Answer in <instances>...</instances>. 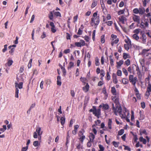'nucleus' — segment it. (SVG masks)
<instances>
[{
  "mask_svg": "<svg viewBox=\"0 0 151 151\" xmlns=\"http://www.w3.org/2000/svg\"><path fill=\"white\" fill-rule=\"evenodd\" d=\"M132 19L134 21L138 24L140 22V17L138 15L134 14L132 17Z\"/></svg>",
  "mask_w": 151,
  "mask_h": 151,
  "instance_id": "9",
  "label": "nucleus"
},
{
  "mask_svg": "<svg viewBox=\"0 0 151 151\" xmlns=\"http://www.w3.org/2000/svg\"><path fill=\"white\" fill-rule=\"evenodd\" d=\"M15 84L16 88L15 97L17 98H18V94L19 91L18 88L20 89L22 88L23 83L22 82H20L18 83L17 82H15Z\"/></svg>",
  "mask_w": 151,
  "mask_h": 151,
  "instance_id": "4",
  "label": "nucleus"
},
{
  "mask_svg": "<svg viewBox=\"0 0 151 151\" xmlns=\"http://www.w3.org/2000/svg\"><path fill=\"white\" fill-rule=\"evenodd\" d=\"M36 132L37 133L38 136H40L42 133V132L41 131V128L40 127L37 128Z\"/></svg>",
  "mask_w": 151,
  "mask_h": 151,
  "instance_id": "14",
  "label": "nucleus"
},
{
  "mask_svg": "<svg viewBox=\"0 0 151 151\" xmlns=\"http://www.w3.org/2000/svg\"><path fill=\"white\" fill-rule=\"evenodd\" d=\"M140 30L139 29H136L134 30V32L135 33V34L137 35L139 33Z\"/></svg>",
  "mask_w": 151,
  "mask_h": 151,
  "instance_id": "58",
  "label": "nucleus"
},
{
  "mask_svg": "<svg viewBox=\"0 0 151 151\" xmlns=\"http://www.w3.org/2000/svg\"><path fill=\"white\" fill-rule=\"evenodd\" d=\"M141 105L142 108L144 109L145 107V103L144 102H142L141 103Z\"/></svg>",
  "mask_w": 151,
  "mask_h": 151,
  "instance_id": "59",
  "label": "nucleus"
},
{
  "mask_svg": "<svg viewBox=\"0 0 151 151\" xmlns=\"http://www.w3.org/2000/svg\"><path fill=\"white\" fill-rule=\"evenodd\" d=\"M142 36L140 37V39L142 40V42L143 43L145 44L146 42L147 37L144 33H142Z\"/></svg>",
  "mask_w": 151,
  "mask_h": 151,
  "instance_id": "10",
  "label": "nucleus"
},
{
  "mask_svg": "<svg viewBox=\"0 0 151 151\" xmlns=\"http://www.w3.org/2000/svg\"><path fill=\"white\" fill-rule=\"evenodd\" d=\"M93 114L96 116L98 118H99L101 115V110L100 109H94V111L93 112Z\"/></svg>",
  "mask_w": 151,
  "mask_h": 151,
  "instance_id": "7",
  "label": "nucleus"
},
{
  "mask_svg": "<svg viewBox=\"0 0 151 151\" xmlns=\"http://www.w3.org/2000/svg\"><path fill=\"white\" fill-rule=\"evenodd\" d=\"M89 85L88 83H87L86 85L85 86L83 87V89L84 92H86L89 90Z\"/></svg>",
  "mask_w": 151,
  "mask_h": 151,
  "instance_id": "15",
  "label": "nucleus"
},
{
  "mask_svg": "<svg viewBox=\"0 0 151 151\" xmlns=\"http://www.w3.org/2000/svg\"><path fill=\"white\" fill-rule=\"evenodd\" d=\"M106 78L108 80H109L110 78V76L109 72H107L106 74Z\"/></svg>",
  "mask_w": 151,
  "mask_h": 151,
  "instance_id": "64",
  "label": "nucleus"
},
{
  "mask_svg": "<svg viewBox=\"0 0 151 151\" xmlns=\"http://www.w3.org/2000/svg\"><path fill=\"white\" fill-rule=\"evenodd\" d=\"M65 117H62L60 119V123L62 125H63L65 122Z\"/></svg>",
  "mask_w": 151,
  "mask_h": 151,
  "instance_id": "27",
  "label": "nucleus"
},
{
  "mask_svg": "<svg viewBox=\"0 0 151 151\" xmlns=\"http://www.w3.org/2000/svg\"><path fill=\"white\" fill-rule=\"evenodd\" d=\"M4 48L2 49V52H6V51L7 50V45H4Z\"/></svg>",
  "mask_w": 151,
  "mask_h": 151,
  "instance_id": "56",
  "label": "nucleus"
},
{
  "mask_svg": "<svg viewBox=\"0 0 151 151\" xmlns=\"http://www.w3.org/2000/svg\"><path fill=\"white\" fill-rule=\"evenodd\" d=\"M139 62H140V63L142 67H144L145 65V64H144L145 61H144V59H143V58L140 59L139 60Z\"/></svg>",
  "mask_w": 151,
  "mask_h": 151,
  "instance_id": "31",
  "label": "nucleus"
},
{
  "mask_svg": "<svg viewBox=\"0 0 151 151\" xmlns=\"http://www.w3.org/2000/svg\"><path fill=\"white\" fill-rule=\"evenodd\" d=\"M117 75L118 76H121L122 75V71L119 70H118L117 71Z\"/></svg>",
  "mask_w": 151,
  "mask_h": 151,
  "instance_id": "48",
  "label": "nucleus"
},
{
  "mask_svg": "<svg viewBox=\"0 0 151 151\" xmlns=\"http://www.w3.org/2000/svg\"><path fill=\"white\" fill-rule=\"evenodd\" d=\"M3 128H0V131H1V133H3L4 132L6 129V125H3Z\"/></svg>",
  "mask_w": 151,
  "mask_h": 151,
  "instance_id": "29",
  "label": "nucleus"
},
{
  "mask_svg": "<svg viewBox=\"0 0 151 151\" xmlns=\"http://www.w3.org/2000/svg\"><path fill=\"white\" fill-rule=\"evenodd\" d=\"M139 140L140 142H142L144 144H146L147 143L146 140L142 136H141L139 139Z\"/></svg>",
  "mask_w": 151,
  "mask_h": 151,
  "instance_id": "20",
  "label": "nucleus"
},
{
  "mask_svg": "<svg viewBox=\"0 0 151 151\" xmlns=\"http://www.w3.org/2000/svg\"><path fill=\"white\" fill-rule=\"evenodd\" d=\"M111 56H110V64L111 66H113L114 65V61L113 59L111 58Z\"/></svg>",
  "mask_w": 151,
  "mask_h": 151,
  "instance_id": "39",
  "label": "nucleus"
},
{
  "mask_svg": "<svg viewBox=\"0 0 151 151\" xmlns=\"http://www.w3.org/2000/svg\"><path fill=\"white\" fill-rule=\"evenodd\" d=\"M111 40H112L111 44L112 46H113L114 44H116L118 43L119 39L117 38L116 35L112 34L111 35Z\"/></svg>",
  "mask_w": 151,
  "mask_h": 151,
  "instance_id": "6",
  "label": "nucleus"
},
{
  "mask_svg": "<svg viewBox=\"0 0 151 151\" xmlns=\"http://www.w3.org/2000/svg\"><path fill=\"white\" fill-rule=\"evenodd\" d=\"M133 12L134 14H137L139 13V11L138 9L137 8H135L133 10Z\"/></svg>",
  "mask_w": 151,
  "mask_h": 151,
  "instance_id": "51",
  "label": "nucleus"
},
{
  "mask_svg": "<svg viewBox=\"0 0 151 151\" xmlns=\"http://www.w3.org/2000/svg\"><path fill=\"white\" fill-rule=\"evenodd\" d=\"M74 122V121L73 119H71L70 122V124H69V127H71L73 125V124Z\"/></svg>",
  "mask_w": 151,
  "mask_h": 151,
  "instance_id": "54",
  "label": "nucleus"
},
{
  "mask_svg": "<svg viewBox=\"0 0 151 151\" xmlns=\"http://www.w3.org/2000/svg\"><path fill=\"white\" fill-rule=\"evenodd\" d=\"M24 67L23 66H22L21 67L20 70H19V72L20 73H22L23 72L24 70Z\"/></svg>",
  "mask_w": 151,
  "mask_h": 151,
  "instance_id": "57",
  "label": "nucleus"
},
{
  "mask_svg": "<svg viewBox=\"0 0 151 151\" xmlns=\"http://www.w3.org/2000/svg\"><path fill=\"white\" fill-rule=\"evenodd\" d=\"M132 37L134 39L137 41H138L139 39V36L136 34H134L132 35Z\"/></svg>",
  "mask_w": 151,
  "mask_h": 151,
  "instance_id": "28",
  "label": "nucleus"
},
{
  "mask_svg": "<svg viewBox=\"0 0 151 151\" xmlns=\"http://www.w3.org/2000/svg\"><path fill=\"white\" fill-rule=\"evenodd\" d=\"M112 109L113 112L116 116L119 115L121 111L122 107L120 105H114V104H112Z\"/></svg>",
  "mask_w": 151,
  "mask_h": 151,
  "instance_id": "2",
  "label": "nucleus"
},
{
  "mask_svg": "<svg viewBox=\"0 0 151 151\" xmlns=\"http://www.w3.org/2000/svg\"><path fill=\"white\" fill-rule=\"evenodd\" d=\"M33 145L35 147H37L40 145V144L39 143V142L37 141H36L34 142Z\"/></svg>",
  "mask_w": 151,
  "mask_h": 151,
  "instance_id": "37",
  "label": "nucleus"
},
{
  "mask_svg": "<svg viewBox=\"0 0 151 151\" xmlns=\"http://www.w3.org/2000/svg\"><path fill=\"white\" fill-rule=\"evenodd\" d=\"M119 21L123 24H124L127 21V19L123 16H120L119 17Z\"/></svg>",
  "mask_w": 151,
  "mask_h": 151,
  "instance_id": "11",
  "label": "nucleus"
},
{
  "mask_svg": "<svg viewBox=\"0 0 151 151\" xmlns=\"http://www.w3.org/2000/svg\"><path fill=\"white\" fill-rule=\"evenodd\" d=\"M54 14L57 17H61V14L59 12L54 11Z\"/></svg>",
  "mask_w": 151,
  "mask_h": 151,
  "instance_id": "34",
  "label": "nucleus"
},
{
  "mask_svg": "<svg viewBox=\"0 0 151 151\" xmlns=\"http://www.w3.org/2000/svg\"><path fill=\"white\" fill-rule=\"evenodd\" d=\"M95 64L96 66H99L100 65L99 60L97 57H96L95 59Z\"/></svg>",
  "mask_w": 151,
  "mask_h": 151,
  "instance_id": "36",
  "label": "nucleus"
},
{
  "mask_svg": "<svg viewBox=\"0 0 151 151\" xmlns=\"http://www.w3.org/2000/svg\"><path fill=\"white\" fill-rule=\"evenodd\" d=\"M103 21L105 22V23H106L107 25L109 26H111L113 23L112 21H106V19L105 18H103Z\"/></svg>",
  "mask_w": 151,
  "mask_h": 151,
  "instance_id": "22",
  "label": "nucleus"
},
{
  "mask_svg": "<svg viewBox=\"0 0 151 151\" xmlns=\"http://www.w3.org/2000/svg\"><path fill=\"white\" fill-rule=\"evenodd\" d=\"M112 120L111 119H109L108 120V125L109 129H112L111 127Z\"/></svg>",
  "mask_w": 151,
  "mask_h": 151,
  "instance_id": "24",
  "label": "nucleus"
},
{
  "mask_svg": "<svg viewBox=\"0 0 151 151\" xmlns=\"http://www.w3.org/2000/svg\"><path fill=\"white\" fill-rule=\"evenodd\" d=\"M123 60H121L119 62H117V65H116L117 68H119V67H121V66L123 64Z\"/></svg>",
  "mask_w": 151,
  "mask_h": 151,
  "instance_id": "23",
  "label": "nucleus"
},
{
  "mask_svg": "<svg viewBox=\"0 0 151 151\" xmlns=\"http://www.w3.org/2000/svg\"><path fill=\"white\" fill-rule=\"evenodd\" d=\"M79 139L80 141L81 142H83V141L84 140L85 138V136L84 135H82L81 136H79Z\"/></svg>",
  "mask_w": 151,
  "mask_h": 151,
  "instance_id": "30",
  "label": "nucleus"
},
{
  "mask_svg": "<svg viewBox=\"0 0 151 151\" xmlns=\"http://www.w3.org/2000/svg\"><path fill=\"white\" fill-rule=\"evenodd\" d=\"M80 43L82 46H84L85 45V41L83 40H80Z\"/></svg>",
  "mask_w": 151,
  "mask_h": 151,
  "instance_id": "60",
  "label": "nucleus"
},
{
  "mask_svg": "<svg viewBox=\"0 0 151 151\" xmlns=\"http://www.w3.org/2000/svg\"><path fill=\"white\" fill-rule=\"evenodd\" d=\"M148 23L147 21H145L144 22H142L140 23V27L142 28L145 29L148 27Z\"/></svg>",
  "mask_w": 151,
  "mask_h": 151,
  "instance_id": "8",
  "label": "nucleus"
},
{
  "mask_svg": "<svg viewBox=\"0 0 151 151\" xmlns=\"http://www.w3.org/2000/svg\"><path fill=\"white\" fill-rule=\"evenodd\" d=\"M138 11H139V13L140 15H142L144 14V12H145V9L143 7H140L138 9Z\"/></svg>",
  "mask_w": 151,
  "mask_h": 151,
  "instance_id": "18",
  "label": "nucleus"
},
{
  "mask_svg": "<svg viewBox=\"0 0 151 151\" xmlns=\"http://www.w3.org/2000/svg\"><path fill=\"white\" fill-rule=\"evenodd\" d=\"M99 107L100 108L102 107V109L105 110H107L109 108V105L107 104H101Z\"/></svg>",
  "mask_w": 151,
  "mask_h": 151,
  "instance_id": "13",
  "label": "nucleus"
},
{
  "mask_svg": "<svg viewBox=\"0 0 151 151\" xmlns=\"http://www.w3.org/2000/svg\"><path fill=\"white\" fill-rule=\"evenodd\" d=\"M137 80V78L134 77V76L132 75H130L129 76V80L130 82L135 87L136 86Z\"/></svg>",
  "mask_w": 151,
  "mask_h": 151,
  "instance_id": "5",
  "label": "nucleus"
},
{
  "mask_svg": "<svg viewBox=\"0 0 151 151\" xmlns=\"http://www.w3.org/2000/svg\"><path fill=\"white\" fill-rule=\"evenodd\" d=\"M114 146L116 147H117L119 146V142L113 141L112 142Z\"/></svg>",
  "mask_w": 151,
  "mask_h": 151,
  "instance_id": "40",
  "label": "nucleus"
},
{
  "mask_svg": "<svg viewBox=\"0 0 151 151\" xmlns=\"http://www.w3.org/2000/svg\"><path fill=\"white\" fill-rule=\"evenodd\" d=\"M100 22V17L97 16L96 12H94L93 14L90 22V24L92 26H94L96 28Z\"/></svg>",
  "mask_w": 151,
  "mask_h": 151,
  "instance_id": "1",
  "label": "nucleus"
},
{
  "mask_svg": "<svg viewBox=\"0 0 151 151\" xmlns=\"http://www.w3.org/2000/svg\"><path fill=\"white\" fill-rule=\"evenodd\" d=\"M122 70L126 76H127L128 75V73L127 70L125 68H122Z\"/></svg>",
  "mask_w": 151,
  "mask_h": 151,
  "instance_id": "41",
  "label": "nucleus"
},
{
  "mask_svg": "<svg viewBox=\"0 0 151 151\" xmlns=\"http://www.w3.org/2000/svg\"><path fill=\"white\" fill-rule=\"evenodd\" d=\"M101 42L102 43H104L105 42L104 35H102L101 37Z\"/></svg>",
  "mask_w": 151,
  "mask_h": 151,
  "instance_id": "46",
  "label": "nucleus"
},
{
  "mask_svg": "<svg viewBox=\"0 0 151 151\" xmlns=\"http://www.w3.org/2000/svg\"><path fill=\"white\" fill-rule=\"evenodd\" d=\"M97 4V1L96 0H93V2L91 5V7L92 8H94Z\"/></svg>",
  "mask_w": 151,
  "mask_h": 151,
  "instance_id": "25",
  "label": "nucleus"
},
{
  "mask_svg": "<svg viewBox=\"0 0 151 151\" xmlns=\"http://www.w3.org/2000/svg\"><path fill=\"white\" fill-rule=\"evenodd\" d=\"M95 138V135L92 133H90L89 136L90 141L91 142H93Z\"/></svg>",
  "mask_w": 151,
  "mask_h": 151,
  "instance_id": "21",
  "label": "nucleus"
},
{
  "mask_svg": "<svg viewBox=\"0 0 151 151\" xmlns=\"http://www.w3.org/2000/svg\"><path fill=\"white\" fill-rule=\"evenodd\" d=\"M54 11H51L49 14H48V17L52 21H53V13H54Z\"/></svg>",
  "mask_w": 151,
  "mask_h": 151,
  "instance_id": "17",
  "label": "nucleus"
},
{
  "mask_svg": "<svg viewBox=\"0 0 151 151\" xmlns=\"http://www.w3.org/2000/svg\"><path fill=\"white\" fill-rule=\"evenodd\" d=\"M51 31L53 33H55L56 31V30L55 26V27H51Z\"/></svg>",
  "mask_w": 151,
  "mask_h": 151,
  "instance_id": "55",
  "label": "nucleus"
},
{
  "mask_svg": "<svg viewBox=\"0 0 151 151\" xmlns=\"http://www.w3.org/2000/svg\"><path fill=\"white\" fill-rule=\"evenodd\" d=\"M80 79L82 82L84 84H86V82L87 80V79L86 78H83L82 77H81L80 78Z\"/></svg>",
  "mask_w": 151,
  "mask_h": 151,
  "instance_id": "35",
  "label": "nucleus"
},
{
  "mask_svg": "<svg viewBox=\"0 0 151 151\" xmlns=\"http://www.w3.org/2000/svg\"><path fill=\"white\" fill-rule=\"evenodd\" d=\"M84 39L86 42H88L90 40L89 37L87 36H85L84 37Z\"/></svg>",
  "mask_w": 151,
  "mask_h": 151,
  "instance_id": "62",
  "label": "nucleus"
},
{
  "mask_svg": "<svg viewBox=\"0 0 151 151\" xmlns=\"http://www.w3.org/2000/svg\"><path fill=\"white\" fill-rule=\"evenodd\" d=\"M122 82L124 84H127L129 83V81L127 79L124 78L122 80Z\"/></svg>",
  "mask_w": 151,
  "mask_h": 151,
  "instance_id": "33",
  "label": "nucleus"
},
{
  "mask_svg": "<svg viewBox=\"0 0 151 151\" xmlns=\"http://www.w3.org/2000/svg\"><path fill=\"white\" fill-rule=\"evenodd\" d=\"M136 70L137 72V74L138 75H139L141 73L140 70V69L139 68L138 66H136Z\"/></svg>",
  "mask_w": 151,
  "mask_h": 151,
  "instance_id": "44",
  "label": "nucleus"
},
{
  "mask_svg": "<svg viewBox=\"0 0 151 151\" xmlns=\"http://www.w3.org/2000/svg\"><path fill=\"white\" fill-rule=\"evenodd\" d=\"M151 87H148L147 88V91L145 93V96L148 97L150 94V92H151Z\"/></svg>",
  "mask_w": 151,
  "mask_h": 151,
  "instance_id": "16",
  "label": "nucleus"
},
{
  "mask_svg": "<svg viewBox=\"0 0 151 151\" xmlns=\"http://www.w3.org/2000/svg\"><path fill=\"white\" fill-rule=\"evenodd\" d=\"M125 9L121 10L118 12V14L119 15L123 14L124 13Z\"/></svg>",
  "mask_w": 151,
  "mask_h": 151,
  "instance_id": "47",
  "label": "nucleus"
},
{
  "mask_svg": "<svg viewBox=\"0 0 151 151\" xmlns=\"http://www.w3.org/2000/svg\"><path fill=\"white\" fill-rule=\"evenodd\" d=\"M13 61L12 60H8V62L6 63V64L8 66H10L12 65L13 63Z\"/></svg>",
  "mask_w": 151,
  "mask_h": 151,
  "instance_id": "32",
  "label": "nucleus"
},
{
  "mask_svg": "<svg viewBox=\"0 0 151 151\" xmlns=\"http://www.w3.org/2000/svg\"><path fill=\"white\" fill-rule=\"evenodd\" d=\"M140 134L141 135H142V134H145L147 135V132L146 130L145 129H144L142 130H141L140 131Z\"/></svg>",
  "mask_w": 151,
  "mask_h": 151,
  "instance_id": "42",
  "label": "nucleus"
},
{
  "mask_svg": "<svg viewBox=\"0 0 151 151\" xmlns=\"http://www.w3.org/2000/svg\"><path fill=\"white\" fill-rule=\"evenodd\" d=\"M75 45L78 47H81V45L80 42H76L75 43Z\"/></svg>",
  "mask_w": 151,
  "mask_h": 151,
  "instance_id": "61",
  "label": "nucleus"
},
{
  "mask_svg": "<svg viewBox=\"0 0 151 151\" xmlns=\"http://www.w3.org/2000/svg\"><path fill=\"white\" fill-rule=\"evenodd\" d=\"M111 91L112 94L114 96L116 95V90L114 87L113 86L111 88Z\"/></svg>",
  "mask_w": 151,
  "mask_h": 151,
  "instance_id": "19",
  "label": "nucleus"
},
{
  "mask_svg": "<svg viewBox=\"0 0 151 151\" xmlns=\"http://www.w3.org/2000/svg\"><path fill=\"white\" fill-rule=\"evenodd\" d=\"M74 66V63L72 62H70L69 63V66L68 67V68L69 69L71 68L72 67H73Z\"/></svg>",
  "mask_w": 151,
  "mask_h": 151,
  "instance_id": "43",
  "label": "nucleus"
},
{
  "mask_svg": "<svg viewBox=\"0 0 151 151\" xmlns=\"http://www.w3.org/2000/svg\"><path fill=\"white\" fill-rule=\"evenodd\" d=\"M99 151H104V148L102 145H99Z\"/></svg>",
  "mask_w": 151,
  "mask_h": 151,
  "instance_id": "38",
  "label": "nucleus"
},
{
  "mask_svg": "<svg viewBox=\"0 0 151 151\" xmlns=\"http://www.w3.org/2000/svg\"><path fill=\"white\" fill-rule=\"evenodd\" d=\"M129 111L127 108L124 107L123 108L122 110H121V111L120 112L119 115L122 119H125L127 116H129Z\"/></svg>",
  "mask_w": 151,
  "mask_h": 151,
  "instance_id": "3",
  "label": "nucleus"
},
{
  "mask_svg": "<svg viewBox=\"0 0 151 151\" xmlns=\"http://www.w3.org/2000/svg\"><path fill=\"white\" fill-rule=\"evenodd\" d=\"M150 50L149 49H144L142 51V54L144 56L148 55L147 52H148Z\"/></svg>",
  "mask_w": 151,
  "mask_h": 151,
  "instance_id": "26",
  "label": "nucleus"
},
{
  "mask_svg": "<svg viewBox=\"0 0 151 151\" xmlns=\"http://www.w3.org/2000/svg\"><path fill=\"white\" fill-rule=\"evenodd\" d=\"M125 64L127 66H128L130 65V61L129 59H127L125 61Z\"/></svg>",
  "mask_w": 151,
  "mask_h": 151,
  "instance_id": "50",
  "label": "nucleus"
},
{
  "mask_svg": "<svg viewBox=\"0 0 151 151\" xmlns=\"http://www.w3.org/2000/svg\"><path fill=\"white\" fill-rule=\"evenodd\" d=\"M124 132V129H122L119 130L118 132V134L119 135H122Z\"/></svg>",
  "mask_w": 151,
  "mask_h": 151,
  "instance_id": "45",
  "label": "nucleus"
},
{
  "mask_svg": "<svg viewBox=\"0 0 151 151\" xmlns=\"http://www.w3.org/2000/svg\"><path fill=\"white\" fill-rule=\"evenodd\" d=\"M82 130L83 132L81 130L79 132L78 134V136H81L83 135V133L85 131L83 129H82Z\"/></svg>",
  "mask_w": 151,
  "mask_h": 151,
  "instance_id": "53",
  "label": "nucleus"
},
{
  "mask_svg": "<svg viewBox=\"0 0 151 151\" xmlns=\"http://www.w3.org/2000/svg\"><path fill=\"white\" fill-rule=\"evenodd\" d=\"M111 99L115 103V105H120L119 103V99L116 96H112Z\"/></svg>",
  "mask_w": 151,
  "mask_h": 151,
  "instance_id": "12",
  "label": "nucleus"
},
{
  "mask_svg": "<svg viewBox=\"0 0 151 151\" xmlns=\"http://www.w3.org/2000/svg\"><path fill=\"white\" fill-rule=\"evenodd\" d=\"M71 95L72 97H73L75 96V93L73 90H71L70 92Z\"/></svg>",
  "mask_w": 151,
  "mask_h": 151,
  "instance_id": "63",
  "label": "nucleus"
},
{
  "mask_svg": "<svg viewBox=\"0 0 151 151\" xmlns=\"http://www.w3.org/2000/svg\"><path fill=\"white\" fill-rule=\"evenodd\" d=\"M128 71L131 74L132 73V67L131 66H129L127 69Z\"/></svg>",
  "mask_w": 151,
  "mask_h": 151,
  "instance_id": "49",
  "label": "nucleus"
},
{
  "mask_svg": "<svg viewBox=\"0 0 151 151\" xmlns=\"http://www.w3.org/2000/svg\"><path fill=\"white\" fill-rule=\"evenodd\" d=\"M129 55H128L127 53H123V58L124 59H126L127 58L129 57Z\"/></svg>",
  "mask_w": 151,
  "mask_h": 151,
  "instance_id": "52",
  "label": "nucleus"
}]
</instances>
